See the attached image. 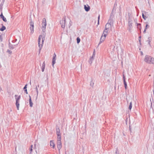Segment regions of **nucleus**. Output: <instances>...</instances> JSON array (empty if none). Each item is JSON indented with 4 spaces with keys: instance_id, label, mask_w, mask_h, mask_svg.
<instances>
[{
    "instance_id": "1",
    "label": "nucleus",
    "mask_w": 154,
    "mask_h": 154,
    "mask_svg": "<svg viewBox=\"0 0 154 154\" xmlns=\"http://www.w3.org/2000/svg\"><path fill=\"white\" fill-rule=\"evenodd\" d=\"M144 61L147 63L154 64V58L148 55L145 56Z\"/></svg>"
},
{
    "instance_id": "2",
    "label": "nucleus",
    "mask_w": 154,
    "mask_h": 154,
    "mask_svg": "<svg viewBox=\"0 0 154 154\" xmlns=\"http://www.w3.org/2000/svg\"><path fill=\"white\" fill-rule=\"evenodd\" d=\"M42 30L43 35L45 36V28L47 25L46 20L45 18H44L42 19Z\"/></svg>"
},
{
    "instance_id": "3",
    "label": "nucleus",
    "mask_w": 154,
    "mask_h": 154,
    "mask_svg": "<svg viewBox=\"0 0 154 154\" xmlns=\"http://www.w3.org/2000/svg\"><path fill=\"white\" fill-rule=\"evenodd\" d=\"M30 29L31 31L30 33L32 34L34 32V23L32 19L31 20L30 23Z\"/></svg>"
},
{
    "instance_id": "4",
    "label": "nucleus",
    "mask_w": 154,
    "mask_h": 154,
    "mask_svg": "<svg viewBox=\"0 0 154 154\" xmlns=\"http://www.w3.org/2000/svg\"><path fill=\"white\" fill-rule=\"evenodd\" d=\"M65 18H63L62 20L60 21V24L61 25V27L63 28H64L65 26Z\"/></svg>"
},
{
    "instance_id": "5",
    "label": "nucleus",
    "mask_w": 154,
    "mask_h": 154,
    "mask_svg": "<svg viewBox=\"0 0 154 154\" xmlns=\"http://www.w3.org/2000/svg\"><path fill=\"white\" fill-rule=\"evenodd\" d=\"M57 147L58 149L60 150V149L62 147V144L61 141V138L60 139H57Z\"/></svg>"
},
{
    "instance_id": "6",
    "label": "nucleus",
    "mask_w": 154,
    "mask_h": 154,
    "mask_svg": "<svg viewBox=\"0 0 154 154\" xmlns=\"http://www.w3.org/2000/svg\"><path fill=\"white\" fill-rule=\"evenodd\" d=\"M57 139L61 138V135L60 133V130L58 127H57L56 129Z\"/></svg>"
},
{
    "instance_id": "7",
    "label": "nucleus",
    "mask_w": 154,
    "mask_h": 154,
    "mask_svg": "<svg viewBox=\"0 0 154 154\" xmlns=\"http://www.w3.org/2000/svg\"><path fill=\"white\" fill-rule=\"evenodd\" d=\"M56 55L55 53H54L53 55V57L52 59V66L53 67L54 66V65L55 64V61L56 60Z\"/></svg>"
},
{
    "instance_id": "8",
    "label": "nucleus",
    "mask_w": 154,
    "mask_h": 154,
    "mask_svg": "<svg viewBox=\"0 0 154 154\" xmlns=\"http://www.w3.org/2000/svg\"><path fill=\"white\" fill-rule=\"evenodd\" d=\"M128 22H132L133 17L132 15L130 13H128Z\"/></svg>"
},
{
    "instance_id": "9",
    "label": "nucleus",
    "mask_w": 154,
    "mask_h": 154,
    "mask_svg": "<svg viewBox=\"0 0 154 154\" xmlns=\"http://www.w3.org/2000/svg\"><path fill=\"white\" fill-rule=\"evenodd\" d=\"M132 22H128V29L129 31V32H131V29L132 27Z\"/></svg>"
},
{
    "instance_id": "10",
    "label": "nucleus",
    "mask_w": 154,
    "mask_h": 154,
    "mask_svg": "<svg viewBox=\"0 0 154 154\" xmlns=\"http://www.w3.org/2000/svg\"><path fill=\"white\" fill-rule=\"evenodd\" d=\"M113 17L111 15H110L109 17V19L108 21V23H109L112 24H113Z\"/></svg>"
},
{
    "instance_id": "11",
    "label": "nucleus",
    "mask_w": 154,
    "mask_h": 154,
    "mask_svg": "<svg viewBox=\"0 0 154 154\" xmlns=\"http://www.w3.org/2000/svg\"><path fill=\"white\" fill-rule=\"evenodd\" d=\"M43 38H44V37L42 38V44L41 45H39V46H38L39 48V50H38L39 54L40 53L41 50V49L42 48V46H43V43L44 42Z\"/></svg>"
},
{
    "instance_id": "12",
    "label": "nucleus",
    "mask_w": 154,
    "mask_h": 154,
    "mask_svg": "<svg viewBox=\"0 0 154 154\" xmlns=\"http://www.w3.org/2000/svg\"><path fill=\"white\" fill-rule=\"evenodd\" d=\"M43 36H44L43 37V38L44 37L43 39L44 40L45 39V37H44V35H43ZM44 36H45L44 35ZM42 38V36L41 35H40L38 37V46H39V45H41V44H40V43L41 39Z\"/></svg>"
},
{
    "instance_id": "13",
    "label": "nucleus",
    "mask_w": 154,
    "mask_h": 154,
    "mask_svg": "<svg viewBox=\"0 0 154 154\" xmlns=\"http://www.w3.org/2000/svg\"><path fill=\"white\" fill-rule=\"evenodd\" d=\"M29 106L30 107H32L33 106V103L32 102L31 99V97L29 95Z\"/></svg>"
},
{
    "instance_id": "14",
    "label": "nucleus",
    "mask_w": 154,
    "mask_h": 154,
    "mask_svg": "<svg viewBox=\"0 0 154 154\" xmlns=\"http://www.w3.org/2000/svg\"><path fill=\"white\" fill-rule=\"evenodd\" d=\"M0 17L5 22L7 21V20L6 18L5 17L3 16L2 12L1 13V14L0 15Z\"/></svg>"
},
{
    "instance_id": "15",
    "label": "nucleus",
    "mask_w": 154,
    "mask_h": 154,
    "mask_svg": "<svg viewBox=\"0 0 154 154\" xmlns=\"http://www.w3.org/2000/svg\"><path fill=\"white\" fill-rule=\"evenodd\" d=\"M106 34H104V35L102 34L100 38V40L101 41H102V42H103L104 41L106 38Z\"/></svg>"
},
{
    "instance_id": "16",
    "label": "nucleus",
    "mask_w": 154,
    "mask_h": 154,
    "mask_svg": "<svg viewBox=\"0 0 154 154\" xmlns=\"http://www.w3.org/2000/svg\"><path fill=\"white\" fill-rule=\"evenodd\" d=\"M50 146L54 149L55 147V144L54 143L53 140H51L50 141Z\"/></svg>"
},
{
    "instance_id": "17",
    "label": "nucleus",
    "mask_w": 154,
    "mask_h": 154,
    "mask_svg": "<svg viewBox=\"0 0 154 154\" xmlns=\"http://www.w3.org/2000/svg\"><path fill=\"white\" fill-rule=\"evenodd\" d=\"M27 84H26L23 88V91H24L25 93L27 94H28V92L27 90Z\"/></svg>"
},
{
    "instance_id": "18",
    "label": "nucleus",
    "mask_w": 154,
    "mask_h": 154,
    "mask_svg": "<svg viewBox=\"0 0 154 154\" xmlns=\"http://www.w3.org/2000/svg\"><path fill=\"white\" fill-rule=\"evenodd\" d=\"M14 96L15 98L16 101H19L21 97L20 95H19L18 96L16 94Z\"/></svg>"
},
{
    "instance_id": "19",
    "label": "nucleus",
    "mask_w": 154,
    "mask_h": 154,
    "mask_svg": "<svg viewBox=\"0 0 154 154\" xmlns=\"http://www.w3.org/2000/svg\"><path fill=\"white\" fill-rule=\"evenodd\" d=\"M148 40L147 41V42H148V44L150 46H151V42L152 39V38L151 37H149L148 38Z\"/></svg>"
},
{
    "instance_id": "20",
    "label": "nucleus",
    "mask_w": 154,
    "mask_h": 154,
    "mask_svg": "<svg viewBox=\"0 0 154 154\" xmlns=\"http://www.w3.org/2000/svg\"><path fill=\"white\" fill-rule=\"evenodd\" d=\"M84 9H85V10L87 11L88 12L89 11L90 9V7L89 6H86V5H84Z\"/></svg>"
},
{
    "instance_id": "21",
    "label": "nucleus",
    "mask_w": 154,
    "mask_h": 154,
    "mask_svg": "<svg viewBox=\"0 0 154 154\" xmlns=\"http://www.w3.org/2000/svg\"><path fill=\"white\" fill-rule=\"evenodd\" d=\"M109 29L107 28H105V29L104 30L103 33V35H104V34L106 35V36L107 34V33L108 32Z\"/></svg>"
},
{
    "instance_id": "22",
    "label": "nucleus",
    "mask_w": 154,
    "mask_h": 154,
    "mask_svg": "<svg viewBox=\"0 0 154 154\" xmlns=\"http://www.w3.org/2000/svg\"><path fill=\"white\" fill-rule=\"evenodd\" d=\"M136 23L137 24L136 25L137 26V29H139V26H140V28L139 29V30H140V33H141V24L138 23Z\"/></svg>"
},
{
    "instance_id": "23",
    "label": "nucleus",
    "mask_w": 154,
    "mask_h": 154,
    "mask_svg": "<svg viewBox=\"0 0 154 154\" xmlns=\"http://www.w3.org/2000/svg\"><path fill=\"white\" fill-rule=\"evenodd\" d=\"M16 106L17 109L19 110L20 106L19 101H16Z\"/></svg>"
},
{
    "instance_id": "24",
    "label": "nucleus",
    "mask_w": 154,
    "mask_h": 154,
    "mask_svg": "<svg viewBox=\"0 0 154 154\" xmlns=\"http://www.w3.org/2000/svg\"><path fill=\"white\" fill-rule=\"evenodd\" d=\"M112 24L107 23L105 25V28H106L109 29V28L111 27Z\"/></svg>"
},
{
    "instance_id": "25",
    "label": "nucleus",
    "mask_w": 154,
    "mask_h": 154,
    "mask_svg": "<svg viewBox=\"0 0 154 154\" xmlns=\"http://www.w3.org/2000/svg\"><path fill=\"white\" fill-rule=\"evenodd\" d=\"M9 47L10 49L12 50L14 48V46L11 44L10 42L9 43Z\"/></svg>"
},
{
    "instance_id": "26",
    "label": "nucleus",
    "mask_w": 154,
    "mask_h": 154,
    "mask_svg": "<svg viewBox=\"0 0 154 154\" xmlns=\"http://www.w3.org/2000/svg\"><path fill=\"white\" fill-rule=\"evenodd\" d=\"M2 27L0 28V31H3L5 30L6 28L5 26H4L3 24H2Z\"/></svg>"
},
{
    "instance_id": "27",
    "label": "nucleus",
    "mask_w": 154,
    "mask_h": 154,
    "mask_svg": "<svg viewBox=\"0 0 154 154\" xmlns=\"http://www.w3.org/2000/svg\"><path fill=\"white\" fill-rule=\"evenodd\" d=\"M123 80L124 84V85H126L127 84V82L125 81V76L124 74L123 75Z\"/></svg>"
},
{
    "instance_id": "28",
    "label": "nucleus",
    "mask_w": 154,
    "mask_h": 154,
    "mask_svg": "<svg viewBox=\"0 0 154 154\" xmlns=\"http://www.w3.org/2000/svg\"><path fill=\"white\" fill-rule=\"evenodd\" d=\"M33 145H32L30 146V148L29 149V150L30 151L29 154H32V148H33Z\"/></svg>"
},
{
    "instance_id": "29",
    "label": "nucleus",
    "mask_w": 154,
    "mask_h": 154,
    "mask_svg": "<svg viewBox=\"0 0 154 154\" xmlns=\"http://www.w3.org/2000/svg\"><path fill=\"white\" fill-rule=\"evenodd\" d=\"M94 83L93 81L92 80H91V82H90V86H91L93 88V86L94 85Z\"/></svg>"
},
{
    "instance_id": "30",
    "label": "nucleus",
    "mask_w": 154,
    "mask_h": 154,
    "mask_svg": "<svg viewBox=\"0 0 154 154\" xmlns=\"http://www.w3.org/2000/svg\"><path fill=\"white\" fill-rule=\"evenodd\" d=\"M132 106V103L131 102L130 103L128 107V109L130 110H131Z\"/></svg>"
},
{
    "instance_id": "31",
    "label": "nucleus",
    "mask_w": 154,
    "mask_h": 154,
    "mask_svg": "<svg viewBox=\"0 0 154 154\" xmlns=\"http://www.w3.org/2000/svg\"><path fill=\"white\" fill-rule=\"evenodd\" d=\"M142 17L145 20H146V18H147V17H146L145 15H144L143 12Z\"/></svg>"
},
{
    "instance_id": "32",
    "label": "nucleus",
    "mask_w": 154,
    "mask_h": 154,
    "mask_svg": "<svg viewBox=\"0 0 154 154\" xmlns=\"http://www.w3.org/2000/svg\"><path fill=\"white\" fill-rule=\"evenodd\" d=\"M146 23V25L145 27V29H147L148 28H149V26L148 25V22H146L145 23Z\"/></svg>"
},
{
    "instance_id": "33",
    "label": "nucleus",
    "mask_w": 154,
    "mask_h": 154,
    "mask_svg": "<svg viewBox=\"0 0 154 154\" xmlns=\"http://www.w3.org/2000/svg\"><path fill=\"white\" fill-rule=\"evenodd\" d=\"M94 59H92V58H90V59H89V60L88 61V62L90 64H91V63H92V61H93V60Z\"/></svg>"
},
{
    "instance_id": "34",
    "label": "nucleus",
    "mask_w": 154,
    "mask_h": 154,
    "mask_svg": "<svg viewBox=\"0 0 154 154\" xmlns=\"http://www.w3.org/2000/svg\"><path fill=\"white\" fill-rule=\"evenodd\" d=\"M77 43L79 44L80 42V39L79 37H78L76 38Z\"/></svg>"
},
{
    "instance_id": "35",
    "label": "nucleus",
    "mask_w": 154,
    "mask_h": 154,
    "mask_svg": "<svg viewBox=\"0 0 154 154\" xmlns=\"http://www.w3.org/2000/svg\"><path fill=\"white\" fill-rule=\"evenodd\" d=\"M7 52L8 53L10 54H11L12 53V51L9 50V49H8L7 50Z\"/></svg>"
},
{
    "instance_id": "36",
    "label": "nucleus",
    "mask_w": 154,
    "mask_h": 154,
    "mask_svg": "<svg viewBox=\"0 0 154 154\" xmlns=\"http://www.w3.org/2000/svg\"><path fill=\"white\" fill-rule=\"evenodd\" d=\"M116 154H119V149L118 148L116 149Z\"/></svg>"
},
{
    "instance_id": "37",
    "label": "nucleus",
    "mask_w": 154,
    "mask_h": 154,
    "mask_svg": "<svg viewBox=\"0 0 154 154\" xmlns=\"http://www.w3.org/2000/svg\"><path fill=\"white\" fill-rule=\"evenodd\" d=\"M3 40V38L2 36V35H0V41L1 42H2V41Z\"/></svg>"
},
{
    "instance_id": "38",
    "label": "nucleus",
    "mask_w": 154,
    "mask_h": 154,
    "mask_svg": "<svg viewBox=\"0 0 154 154\" xmlns=\"http://www.w3.org/2000/svg\"><path fill=\"white\" fill-rule=\"evenodd\" d=\"M5 0H2V2L1 3V6H3Z\"/></svg>"
},
{
    "instance_id": "39",
    "label": "nucleus",
    "mask_w": 154,
    "mask_h": 154,
    "mask_svg": "<svg viewBox=\"0 0 154 154\" xmlns=\"http://www.w3.org/2000/svg\"><path fill=\"white\" fill-rule=\"evenodd\" d=\"M45 66H42V72H43L44 71Z\"/></svg>"
},
{
    "instance_id": "40",
    "label": "nucleus",
    "mask_w": 154,
    "mask_h": 154,
    "mask_svg": "<svg viewBox=\"0 0 154 154\" xmlns=\"http://www.w3.org/2000/svg\"><path fill=\"white\" fill-rule=\"evenodd\" d=\"M95 54H93L92 55L91 57H90V58H92L93 59H94V57H95Z\"/></svg>"
},
{
    "instance_id": "41",
    "label": "nucleus",
    "mask_w": 154,
    "mask_h": 154,
    "mask_svg": "<svg viewBox=\"0 0 154 154\" xmlns=\"http://www.w3.org/2000/svg\"><path fill=\"white\" fill-rule=\"evenodd\" d=\"M72 24V22H71V21H70L69 24V27L70 26H71Z\"/></svg>"
},
{
    "instance_id": "42",
    "label": "nucleus",
    "mask_w": 154,
    "mask_h": 154,
    "mask_svg": "<svg viewBox=\"0 0 154 154\" xmlns=\"http://www.w3.org/2000/svg\"><path fill=\"white\" fill-rule=\"evenodd\" d=\"M34 149H36V144L35 143L34 144Z\"/></svg>"
},
{
    "instance_id": "43",
    "label": "nucleus",
    "mask_w": 154,
    "mask_h": 154,
    "mask_svg": "<svg viewBox=\"0 0 154 154\" xmlns=\"http://www.w3.org/2000/svg\"><path fill=\"white\" fill-rule=\"evenodd\" d=\"M139 42L140 45H141V39H139Z\"/></svg>"
},
{
    "instance_id": "44",
    "label": "nucleus",
    "mask_w": 154,
    "mask_h": 154,
    "mask_svg": "<svg viewBox=\"0 0 154 154\" xmlns=\"http://www.w3.org/2000/svg\"><path fill=\"white\" fill-rule=\"evenodd\" d=\"M45 66V62L44 61L42 64V66Z\"/></svg>"
},
{
    "instance_id": "45",
    "label": "nucleus",
    "mask_w": 154,
    "mask_h": 154,
    "mask_svg": "<svg viewBox=\"0 0 154 154\" xmlns=\"http://www.w3.org/2000/svg\"><path fill=\"white\" fill-rule=\"evenodd\" d=\"M124 86H125V89H126L127 88V85H124Z\"/></svg>"
},
{
    "instance_id": "46",
    "label": "nucleus",
    "mask_w": 154,
    "mask_h": 154,
    "mask_svg": "<svg viewBox=\"0 0 154 154\" xmlns=\"http://www.w3.org/2000/svg\"><path fill=\"white\" fill-rule=\"evenodd\" d=\"M102 42H102V41H101L100 40V42H99V43H98V46H99L100 44H101V43H102Z\"/></svg>"
},
{
    "instance_id": "47",
    "label": "nucleus",
    "mask_w": 154,
    "mask_h": 154,
    "mask_svg": "<svg viewBox=\"0 0 154 154\" xmlns=\"http://www.w3.org/2000/svg\"><path fill=\"white\" fill-rule=\"evenodd\" d=\"M100 15H99L98 17V20L100 21Z\"/></svg>"
},
{
    "instance_id": "48",
    "label": "nucleus",
    "mask_w": 154,
    "mask_h": 154,
    "mask_svg": "<svg viewBox=\"0 0 154 154\" xmlns=\"http://www.w3.org/2000/svg\"><path fill=\"white\" fill-rule=\"evenodd\" d=\"M146 29H144V31H143V33H146Z\"/></svg>"
},
{
    "instance_id": "49",
    "label": "nucleus",
    "mask_w": 154,
    "mask_h": 154,
    "mask_svg": "<svg viewBox=\"0 0 154 154\" xmlns=\"http://www.w3.org/2000/svg\"><path fill=\"white\" fill-rule=\"evenodd\" d=\"M35 90H36V91H38V89L37 88V86L36 85V87H35Z\"/></svg>"
},
{
    "instance_id": "50",
    "label": "nucleus",
    "mask_w": 154,
    "mask_h": 154,
    "mask_svg": "<svg viewBox=\"0 0 154 154\" xmlns=\"http://www.w3.org/2000/svg\"><path fill=\"white\" fill-rule=\"evenodd\" d=\"M141 35H140V36L139 37V39H141Z\"/></svg>"
},
{
    "instance_id": "51",
    "label": "nucleus",
    "mask_w": 154,
    "mask_h": 154,
    "mask_svg": "<svg viewBox=\"0 0 154 154\" xmlns=\"http://www.w3.org/2000/svg\"><path fill=\"white\" fill-rule=\"evenodd\" d=\"M36 93H37V97L38 96V91H36Z\"/></svg>"
},
{
    "instance_id": "52",
    "label": "nucleus",
    "mask_w": 154,
    "mask_h": 154,
    "mask_svg": "<svg viewBox=\"0 0 154 154\" xmlns=\"http://www.w3.org/2000/svg\"><path fill=\"white\" fill-rule=\"evenodd\" d=\"M95 50L94 49L93 54H95Z\"/></svg>"
},
{
    "instance_id": "53",
    "label": "nucleus",
    "mask_w": 154,
    "mask_h": 154,
    "mask_svg": "<svg viewBox=\"0 0 154 154\" xmlns=\"http://www.w3.org/2000/svg\"><path fill=\"white\" fill-rule=\"evenodd\" d=\"M129 130H130V132H131V127H130V126H129Z\"/></svg>"
},
{
    "instance_id": "54",
    "label": "nucleus",
    "mask_w": 154,
    "mask_h": 154,
    "mask_svg": "<svg viewBox=\"0 0 154 154\" xmlns=\"http://www.w3.org/2000/svg\"><path fill=\"white\" fill-rule=\"evenodd\" d=\"M143 12L144 14H145V15H146V14L147 13L145 11H143Z\"/></svg>"
},
{
    "instance_id": "55",
    "label": "nucleus",
    "mask_w": 154,
    "mask_h": 154,
    "mask_svg": "<svg viewBox=\"0 0 154 154\" xmlns=\"http://www.w3.org/2000/svg\"><path fill=\"white\" fill-rule=\"evenodd\" d=\"M97 24L99 25V21L97 20Z\"/></svg>"
},
{
    "instance_id": "56",
    "label": "nucleus",
    "mask_w": 154,
    "mask_h": 154,
    "mask_svg": "<svg viewBox=\"0 0 154 154\" xmlns=\"http://www.w3.org/2000/svg\"><path fill=\"white\" fill-rule=\"evenodd\" d=\"M140 53H141V55H142L143 54V52H142V51H140Z\"/></svg>"
},
{
    "instance_id": "57",
    "label": "nucleus",
    "mask_w": 154,
    "mask_h": 154,
    "mask_svg": "<svg viewBox=\"0 0 154 154\" xmlns=\"http://www.w3.org/2000/svg\"><path fill=\"white\" fill-rule=\"evenodd\" d=\"M151 107L152 108V103H151Z\"/></svg>"
},
{
    "instance_id": "58",
    "label": "nucleus",
    "mask_w": 154,
    "mask_h": 154,
    "mask_svg": "<svg viewBox=\"0 0 154 154\" xmlns=\"http://www.w3.org/2000/svg\"><path fill=\"white\" fill-rule=\"evenodd\" d=\"M38 87H39V85H38Z\"/></svg>"
},
{
    "instance_id": "59",
    "label": "nucleus",
    "mask_w": 154,
    "mask_h": 154,
    "mask_svg": "<svg viewBox=\"0 0 154 154\" xmlns=\"http://www.w3.org/2000/svg\"><path fill=\"white\" fill-rule=\"evenodd\" d=\"M35 152L37 153V150H35Z\"/></svg>"
},
{
    "instance_id": "60",
    "label": "nucleus",
    "mask_w": 154,
    "mask_h": 154,
    "mask_svg": "<svg viewBox=\"0 0 154 154\" xmlns=\"http://www.w3.org/2000/svg\"><path fill=\"white\" fill-rule=\"evenodd\" d=\"M140 28V26H139V29H139Z\"/></svg>"
},
{
    "instance_id": "61",
    "label": "nucleus",
    "mask_w": 154,
    "mask_h": 154,
    "mask_svg": "<svg viewBox=\"0 0 154 154\" xmlns=\"http://www.w3.org/2000/svg\"><path fill=\"white\" fill-rule=\"evenodd\" d=\"M2 46H3V44H2Z\"/></svg>"
},
{
    "instance_id": "62",
    "label": "nucleus",
    "mask_w": 154,
    "mask_h": 154,
    "mask_svg": "<svg viewBox=\"0 0 154 154\" xmlns=\"http://www.w3.org/2000/svg\"><path fill=\"white\" fill-rule=\"evenodd\" d=\"M10 111H12V109H10Z\"/></svg>"
},
{
    "instance_id": "63",
    "label": "nucleus",
    "mask_w": 154,
    "mask_h": 154,
    "mask_svg": "<svg viewBox=\"0 0 154 154\" xmlns=\"http://www.w3.org/2000/svg\"><path fill=\"white\" fill-rule=\"evenodd\" d=\"M135 8H137V7H135Z\"/></svg>"
},
{
    "instance_id": "64",
    "label": "nucleus",
    "mask_w": 154,
    "mask_h": 154,
    "mask_svg": "<svg viewBox=\"0 0 154 154\" xmlns=\"http://www.w3.org/2000/svg\"><path fill=\"white\" fill-rule=\"evenodd\" d=\"M139 50H140V48L139 49Z\"/></svg>"
}]
</instances>
